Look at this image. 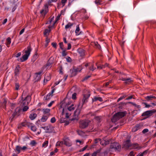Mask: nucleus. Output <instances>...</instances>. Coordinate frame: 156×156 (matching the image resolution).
Here are the masks:
<instances>
[{
  "instance_id": "7ed1b4c3",
  "label": "nucleus",
  "mask_w": 156,
  "mask_h": 156,
  "mask_svg": "<svg viewBox=\"0 0 156 156\" xmlns=\"http://www.w3.org/2000/svg\"><path fill=\"white\" fill-rule=\"evenodd\" d=\"M82 68L80 67L76 68L73 67V69L70 70L71 73V76H75L78 72H80L82 70Z\"/></svg>"
},
{
  "instance_id": "aec40b11",
  "label": "nucleus",
  "mask_w": 156,
  "mask_h": 156,
  "mask_svg": "<svg viewBox=\"0 0 156 156\" xmlns=\"http://www.w3.org/2000/svg\"><path fill=\"white\" fill-rule=\"evenodd\" d=\"M51 78V77L49 74H46L44 80V83L45 82L46 83L47 81L49 80Z\"/></svg>"
},
{
  "instance_id": "9d476101",
  "label": "nucleus",
  "mask_w": 156,
  "mask_h": 156,
  "mask_svg": "<svg viewBox=\"0 0 156 156\" xmlns=\"http://www.w3.org/2000/svg\"><path fill=\"white\" fill-rule=\"evenodd\" d=\"M48 11V4H46L44 5V8L40 11V13L42 15H45Z\"/></svg>"
},
{
  "instance_id": "b1692460",
  "label": "nucleus",
  "mask_w": 156,
  "mask_h": 156,
  "mask_svg": "<svg viewBox=\"0 0 156 156\" xmlns=\"http://www.w3.org/2000/svg\"><path fill=\"white\" fill-rule=\"evenodd\" d=\"M92 101H100L101 102L103 101L101 97H94L92 99Z\"/></svg>"
},
{
  "instance_id": "864d4df0",
  "label": "nucleus",
  "mask_w": 156,
  "mask_h": 156,
  "mask_svg": "<svg viewBox=\"0 0 156 156\" xmlns=\"http://www.w3.org/2000/svg\"><path fill=\"white\" fill-rule=\"evenodd\" d=\"M20 87L19 84L18 83H16L15 84V89L16 90H19Z\"/></svg>"
},
{
  "instance_id": "4d7b16f0",
  "label": "nucleus",
  "mask_w": 156,
  "mask_h": 156,
  "mask_svg": "<svg viewBox=\"0 0 156 156\" xmlns=\"http://www.w3.org/2000/svg\"><path fill=\"white\" fill-rule=\"evenodd\" d=\"M95 119L98 122H101V118L100 117L97 116L95 118Z\"/></svg>"
},
{
  "instance_id": "1a4fd4ad",
  "label": "nucleus",
  "mask_w": 156,
  "mask_h": 156,
  "mask_svg": "<svg viewBox=\"0 0 156 156\" xmlns=\"http://www.w3.org/2000/svg\"><path fill=\"white\" fill-rule=\"evenodd\" d=\"M90 96V94L87 92L86 94H83V98L82 100L83 104L87 101V99Z\"/></svg>"
},
{
  "instance_id": "5701e85b",
  "label": "nucleus",
  "mask_w": 156,
  "mask_h": 156,
  "mask_svg": "<svg viewBox=\"0 0 156 156\" xmlns=\"http://www.w3.org/2000/svg\"><path fill=\"white\" fill-rule=\"evenodd\" d=\"M28 55H27L24 54V55H23L22 57L20 58V61L21 62H24L26 60H27L28 59Z\"/></svg>"
},
{
  "instance_id": "6e6d98bb",
  "label": "nucleus",
  "mask_w": 156,
  "mask_h": 156,
  "mask_svg": "<svg viewBox=\"0 0 156 156\" xmlns=\"http://www.w3.org/2000/svg\"><path fill=\"white\" fill-rule=\"evenodd\" d=\"M67 0H62L61 3L62 4V7L64 6L65 3L66 2Z\"/></svg>"
},
{
  "instance_id": "c9c22d12",
  "label": "nucleus",
  "mask_w": 156,
  "mask_h": 156,
  "mask_svg": "<svg viewBox=\"0 0 156 156\" xmlns=\"http://www.w3.org/2000/svg\"><path fill=\"white\" fill-rule=\"evenodd\" d=\"M73 25V23H71L70 22L68 23L66 25L65 28L66 29H68L69 28H71L72 26Z\"/></svg>"
},
{
  "instance_id": "37998d69",
  "label": "nucleus",
  "mask_w": 156,
  "mask_h": 156,
  "mask_svg": "<svg viewBox=\"0 0 156 156\" xmlns=\"http://www.w3.org/2000/svg\"><path fill=\"white\" fill-rule=\"evenodd\" d=\"M30 128L32 131L34 132L36 131L37 130V128L36 126L34 125H32Z\"/></svg>"
},
{
  "instance_id": "c03bdc74",
  "label": "nucleus",
  "mask_w": 156,
  "mask_h": 156,
  "mask_svg": "<svg viewBox=\"0 0 156 156\" xmlns=\"http://www.w3.org/2000/svg\"><path fill=\"white\" fill-rule=\"evenodd\" d=\"M126 97L127 95H124L123 96L121 97L118 99L117 102H119V101L125 98Z\"/></svg>"
},
{
  "instance_id": "473e14b6",
  "label": "nucleus",
  "mask_w": 156,
  "mask_h": 156,
  "mask_svg": "<svg viewBox=\"0 0 156 156\" xmlns=\"http://www.w3.org/2000/svg\"><path fill=\"white\" fill-rule=\"evenodd\" d=\"M21 150V147L19 146H17L16 147L15 151L17 152L18 154H19Z\"/></svg>"
},
{
  "instance_id": "a18cd8bd",
  "label": "nucleus",
  "mask_w": 156,
  "mask_h": 156,
  "mask_svg": "<svg viewBox=\"0 0 156 156\" xmlns=\"http://www.w3.org/2000/svg\"><path fill=\"white\" fill-rule=\"evenodd\" d=\"M37 144V143L35 140H32L30 143V144L32 146H35Z\"/></svg>"
},
{
  "instance_id": "052dcab7",
  "label": "nucleus",
  "mask_w": 156,
  "mask_h": 156,
  "mask_svg": "<svg viewBox=\"0 0 156 156\" xmlns=\"http://www.w3.org/2000/svg\"><path fill=\"white\" fill-rule=\"evenodd\" d=\"M76 94L75 93H74L72 96V98L73 99H76Z\"/></svg>"
},
{
  "instance_id": "a19ab883",
  "label": "nucleus",
  "mask_w": 156,
  "mask_h": 156,
  "mask_svg": "<svg viewBox=\"0 0 156 156\" xmlns=\"http://www.w3.org/2000/svg\"><path fill=\"white\" fill-rule=\"evenodd\" d=\"M48 144V141L47 140L45 141L44 143L42 144V147L45 148L47 147Z\"/></svg>"
},
{
  "instance_id": "6ab92c4d",
  "label": "nucleus",
  "mask_w": 156,
  "mask_h": 156,
  "mask_svg": "<svg viewBox=\"0 0 156 156\" xmlns=\"http://www.w3.org/2000/svg\"><path fill=\"white\" fill-rule=\"evenodd\" d=\"M116 114L119 119L124 117L126 115L125 113L124 112H119L116 113Z\"/></svg>"
},
{
  "instance_id": "393cba45",
  "label": "nucleus",
  "mask_w": 156,
  "mask_h": 156,
  "mask_svg": "<svg viewBox=\"0 0 156 156\" xmlns=\"http://www.w3.org/2000/svg\"><path fill=\"white\" fill-rule=\"evenodd\" d=\"M119 119L115 114L112 119L111 120L112 122H115Z\"/></svg>"
},
{
  "instance_id": "8fccbe9b",
  "label": "nucleus",
  "mask_w": 156,
  "mask_h": 156,
  "mask_svg": "<svg viewBox=\"0 0 156 156\" xmlns=\"http://www.w3.org/2000/svg\"><path fill=\"white\" fill-rule=\"evenodd\" d=\"M26 126H27L28 127H30L33 124L32 123H30L29 122H26Z\"/></svg>"
},
{
  "instance_id": "338daca9",
  "label": "nucleus",
  "mask_w": 156,
  "mask_h": 156,
  "mask_svg": "<svg viewBox=\"0 0 156 156\" xmlns=\"http://www.w3.org/2000/svg\"><path fill=\"white\" fill-rule=\"evenodd\" d=\"M55 102L54 101H52L48 105V107H51L52 105Z\"/></svg>"
},
{
  "instance_id": "680f3d73",
  "label": "nucleus",
  "mask_w": 156,
  "mask_h": 156,
  "mask_svg": "<svg viewBox=\"0 0 156 156\" xmlns=\"http://www.w3.org/2000/svg\"><path fill=\"white\" fill-rule=\"evenodd\" d=\"M95 69V68H94V65L93 64H92L90 67L89 68L90 70H91L92 71H93Z\"/></svg>"
},
{
  "instance_id": "ddd939ff",
  "label": "nucleus",
  "mask_w": 156,
  "mask_h": 156,
  "mask_svg": "<svg viewBox=\"0 0 156 156\" xmlns=\"http://www.w3.org/2000/svg\"><path fill=\"white\" fill-rule=\"evenodd\" d=\"M131 149L140 150L142 148V147L140 146L137 143H134L132 144Z\"/></svg>"
},
{
  "instance_id": "603ef678",
  "label": "nucleus",
  "mask_w": 156,
  "mask_h": 156,
  "mask_svg": "<svg viewBox=\"0 0 156 156\" xmlns=\"http://www.w3.org/2000/svg\"><path fill=\"white\" fill-rule=\"evenodd\" d=\"M58 0H49L48 2V5H51L52 2H56Z\"/></svg>"
},
{
  "instance_id": "09e8293b",
  "label": "nucleus",
  "mask_w": 156,
  "mask_h": 156,
  "mask_svg": "<svg viewBox=\"0 0 156 156\" xmlns=\"http://www.w3.org/2000/svg\"><path fill=\"white\" fill-rule=\"evenodd\" d=\"M16 116H17V114L16 113L14 112V113L13 114L11 117V120L12 121L13 119Z\"/></svg>"
},
{
  "instance_id": "4c0bfd02",
  "label": "nucleus",
  "mask_w": 156,
  "mask_h": 156,
  "mask_svg": "<svg viewBox=\"0 0 156 156\" xmlns=\"http://www.w3.org/2000/svg\"><path fill=\"white\" fill-rule=\"evenodd\" d=\"M59 16H58L57 17V19L55 22L53 21V23H52V26L49 25L48 27V28H52L54 26L55 23L57 21V20H58V19H59Z\"/></svg>"
},
{
  "instance_id": "c85d7f7f",
  "label": "nucleus",
  "mask_w": 156,
  "mask_h": 156,
  "mask_svg": "<svg viewBox=\"0 0 156 156\" xmlns=\"http://www.w3.org/2000/svg\"><path fill=\"white\" fill-rule=\"evenodd\" d=\"M110 141L108 140L107 141L105 140H101L100 142L101 144L103 146H106L109 143Z\"/></svg>"
},
{
  "instance_id": "0e129e2a",
  "label": "nucleus",
  "mask_w": 156,
  "mask_h": 156,
  "mask_svg": "<svg viewBox=\"0 0 156 156\" xmlns=\"http://www.w3.org/2000/svg\"><path fill=\"white\" fill-rule=\"evenodd\" d=\"M148 131H149V130L147 129H145L143 130V131H142V132L144 134V133L148 132Z\"/></svg>"
},
{
  "instance_id": "a211bd4d",
  "label": "nucleus",
  "mask_w": 156,
  "mask_h": 156,
  "mask_svg": "<svg viewBox=\"0 0 156 156\" xmlns=\"http://www.w3.org/2000/svg\"><path fill=\"white\" fill-rule=\"evenodd\" d=\"M20 67L19 65H17L15 69L14 74L15 76H17L19 73Z\"/></svg>"
},
{
  "instance_id": "4be33fe9",
  "label": "nucleus",
  "mask_w": 156,
  "mask_h": 156,
  "mask_svg": "<svg viewBox=\"0 0 156 156\" xmlns=\"http://www.w3.org/2000/svg\"><path fill=\"white\" fill-rule=\"evenodd\" d=\"M66 108V109H67V110L69 111V112H71V111H73L75 109V107L74 106V105L73 104H72L70 106H68Z\"/></svg>"
},
{
  "instance_id": "f257e3e1",
  "label": "nucleus",
  "mask_w": 156,
  "mask_h": 156,
  "mask_svg": "<svg viewBox=\"0 0 156 156\" xmlns=\"http://www.w3.org/2000/svg\"><path fill=\"white\" fill-rule=\"evenodd\" d=\"M31 100L30 96L26 95V92L23 91L21 96V99L20 101V105L22 106L27 105Z\"/></svg>"
},
{
  "instance_id": "0eeeda50",
  "label": "nucleus",
  "mask_w": 156,
  "mask_h": 156,
  "mask_svg": "<svg viewBox=\"0 0 156 156\" xmlns=\"http://www.w3.org/2000/svg\"><path fill=\"white\" fill-rule=\"evenodd\" d=\"M42 128L46 131V133H51L53 130L54 127L51 125H48L44 127H42Z\"/></svg>"
},
{
  "instance_id": "20e7f679",
  "label": "nucleus",
  "mask_w": 156,
  "mask_h": 156,
  "mask_svg": "<svg viewBox=\"0 0 156 156\" xmlns=\"http://www.w3.org/2000/svg\"><path fill=\"white\" fill-rule=\"evenodd\" d=\"M121 147V146L117 142L111 143L110 146V148L115 150H119Z\"/></svg>"
},
{
  "instance_id": "bb28decb",
  "label": "nucleus",
  "mask_w": 156,
  "mask_h": 156,
  "mask_svg": "<svg viewBox=\"0 0 156 156\" xmlns=\"http://www.w3.org/2000/svg\"><path fill=\"white\" fill-rule=\"evenodd\" d=\"M49 116L43 115L41 119V121L43 122H46Z\"/></svg>"
},
{
  "instance_id": "69168bd1",
  "label": "nucleus",
  "mask_w": 156,
  "mask_h": 156,
  "mask_svg": "<svg viewBox=\"0 0 156 156\" xmlns=\"http://www.w3.org/2000/svg\"><path fill=\"white\" fill-rule=\"evenodd\" d=\"M3 100H4V101H3V105H4L5 106L6 105L7 102V100L6 99L4 98L3 99Z\"/></svg>"
},
{
  "instance_id": "39448f33",
  "label": "nucleus",
  "mask_w": 156,
  "mask_h": 156,
  "mask_svg": "<svg viewBox=\"0 0 156 156\" xmlns=\"http://www.w3.org/2000/svg\"><path fill=\"white\" fill-rule=\"evenodd\" d=\"M132 144L130 143V140H128L123 143V147L126 149H131Z\"/></svg>"
},
{
  "instance_id": "7c9ffc66",
  "label": "nucleus",
  "mask_w": 156,
  "mask_h": 156,
  "mask_svg": "<svg viewBox=\"0 0 156 156\" xmlns=\"http://www.w3.org/2000/svg\"><path fill=\"white\" fill-rule=\"evenodd\" d=\"M11 43V39L10 37L7 38L6 40V45L8 47H9V45Z\"/></svg>"
},
{
  "instance_id": "dca6fc26",
  "label": "nucleus",
  "mask_w": 156,
  "mask_h": 156,
  "mask_svg": "<svg viewBox=\"0 0 156 156\" xmlns=\"http://www.w3.org/2000/svg\"><path fill=\"white\" fill-rule=\"evenodd\" d=\"M81 109L79 108H77L75 111L74 113V116L76 119L78 118V116L80 114Z\"/></svg>"
},
{
  "instance_id": "412c9836",
  "label": "nucleus",
  "mask_w": 156,
  "mask_h": 156,
  "mask_svg": "<svg viewBox=\"0 0 156 156\" xmlns=\"http://www.w3.org/2000/svg\"><path fill=\"white\" fill-rule=\"evenodd\" d=\"M77 52L80 56H83L85 55L84 51L81 48H79L77 50Z\"/></svg>"
},
{
  "instance_id": "423d86ee",
  "label": "nucleus",
  "mask_w": 156,
  "mask_h": 156,
  "mask_svg": "<svg viewBox=\"0 0 156 156\" xmlns=\"http://www.w3.org/2000/svg\"><path fill=\"white\" fill-rule=\"evenodd\" d=\"M43 70H41L38 72L34 74V80L35 81H38L40 80L41 78V74L43 73Z\"/></svg>"
},
{
  "instance_id": "6e6552de",
  "label": "nucleus",
  "mask_w": 156,
  "mask_h": 156,
  "mask_svg": "<svg viewBox=\"0 0 156 156\" xmlns=\"http://www.w3.org/2000/svg\"><path fill=\"white\" fill-rule=\"evenodd\" d=\"M153 113L152 110H149L146 111L143 113L141 116H145V118H147L152 115Z\"/></svg>"
},
{
  "instance_id": "3c124183",
  "label": "nucleus",
  "mask_w": 156,
  "mask_h": 156,
  "mask_svg": "<svg viewBox=\"0 0 156 156\" xmlns=\"http://www.w3.org/2000/svg\"><path fill=\"white\" fill-rule=\"evenodd\" d=\"M94 46H96L97 48L100 49H101L100 45L98 44L97 42L94 43Z\"/></svg>"
},
{
  "instance_id": "49530a36",
  "label": "nucleus",
  "mask_w": 156,
  "mask_h": 156,
  "mask_svg": "<svg viewBox=\"0 0 156 156\" xmlns=\"http://www.w3.org/2000/svg\"><path fill=\"white\" fill-rule=\"evenodd\" d=\"M24 107L23 108L22 111L23 112H25L27 111L29 109V107L27 105L23 106Z\"/></svg>"
},
{
  "instance_id": "e2e57ef3",
  "label": "nucleus",
  "mask_w": 156,
  "mask_h": 156,
  "mask_svg": "<svg viewBox=\"0 0 156 156\" xmlns=\"http://www.w3.org/2000/svg\"><path fill=\"white\" fill-rule=\"evenodd\" d=\"M67 55V53L66 52V51L65 50H63L62 53V55L63 56H65Z\"/></svg>"
},
{
  "instance_id": "5fc2aeb1",
  "label": "nucleus",
  "mask_w": 156,
  "mask_h": 156,
  "mask_svg": "<svg viewBox=\"0 0 156 156\" xmlns=\"http://www.w3.org/2000/svg\"><path fill=\"white\" fill-rule=\"evenodd\" d=\"M59 46L60 48L62 50H64V45L62 42H60L59 43Z\"/></svg>"
},
{
  "instance_id": "f3484780",
  "label": "nucleus",
  "mask_w": 156,
  "mask_h": 156,
  "mask_svg": "<svg viewBox=\"0 0 156 156\" xmlns=\"http://www.w3.org/2000/svg\"><path fill=\"white\" fill-rule=\"evenodd\" d=\"M122 81H125V83L126 84H128L132 82V80L130 78H124L122 77L121 79Z\"/></svg>"
},
{
  "instance_id": "2eb2a0df",
  "label": "nucleus",
  "mask_w": 156,
  "mask_h": 156,
  "mask_svg": "<svg viewBox=\"0 0 156 156\" xmlns=\"http://www.w3.org/2000/svg\"><path fill=\"white\" fill-rule=\"evenodd\" d=\"M63 142V144L67 146H70L72 144L69 139L68 138L65 139Z\"/></svg>"
},
{
  "instance_id": "4468645a",
  "label": "nucleus",
  "mask_w": 156,
  "mask_h": 156,
  "mask_svg": "<svg viewBox=\"0 0 156 156\" xmlns=\"http://www.w3.org/2000/svg\"><path fill=\"white\" fill-rule=\"evenodd\" d=\"M141 127V126L140 124L136 125L134 127H133L132 129V131L135 132L140 129Z\"/></svg>"
},
{
  "instance_id": "a878e982",
  "label": "nucleus",
  "mask_w": 156,
  "mask_h": 156,
  "mask_svg": "<svg viewBox=\"0 0 156 156\" xmlns=\"http://www.w3.org/2000/svg\"><path fill=\"white\" fill-rule=\"evenodd\" d=\"M145 98L147 101L152 100L153 99H156V97L152 95L148 96Z\"/></svg>"
},
{
  "instance_id": "13d9d810",
  "label": "nucleus",
  "mask_w": 156,
  "mask_h": 156,
  "mask_svg": "<svg viewBox=\"0 0 156 156\" xmlns=\"http://www.w3.org/2000/svg\"><path fill=\"white\" fill-rule=\"evenodd\" d=\"M56 121V119L55 117H52L51 118L50 122L52 123H54Z\"/></svg>"
},
{
  "instance_id": "72a5a7b5",
  "label": "nucleus",
  "mask_w": 156,
  "mask_h": 156,
  "mask_svg": "<svg viewBox=\"0 0 156 156\" xmlns=\"http://www.w3.org/2000/svg\"><path fill=\"white\" fill-rule=\"evenodd\" d=\"M52 96L50 94L48 93L46 97H44V98L45 100L48 101L49 100Z\"/></svg>"
},
{
  "instance_id": "774afa93",
  "label": "nucleus",
  "mask_w": 156,
  "mask_h": 156,
  "mask_svg": "<svg viewBox=\"0 0 156 156\" xmlns=\"http://www.w3.org/2000/svg\"><path fill=\"white\" fill-rule=\"evenodd\" d=\"M51 45L54 48H56L57 44L56 43L53 42L51 43Z\"/></svg>"
},
{
  "instance_id": "2f4dec72",
  "label": "nucleus",
  "mask_w": 156,
  "mask_h": 156,
  "mask_svg": "<svg viewBox=\"0 0 156 156\" xmlns=\"http://www.w3.org/2000/svg\"><path fill=\"white\" fill-rule=\"evenodd\" d=\"M37 115L36 113H31L29 115V118L31 120L34 119L37 117Z\"/></svg>"
},
{
  "instance_id": "f03ea898",
  "label": "nucleus",
  "mask_w": 156,
  "mask_h": 156,
  "mask_svg": "<svg viewBox=\"0 0 156 156\" xmlns=\"http://www.w3.org/2000/svg\"><path fill=\"white\" fill-rule=\"evenodd\" d=\"M90 121L89 120L85 119L80 121L79 122L80 127L82 129H84L87 127Z\"/></svg>"
},
{
  "instance_id": "bf43d9fd",
  "label": "nucleus",
  "mask_w": 156,
  "mask_h": 156,
  "mask_svg": "<svg viewBox=\"0 0 156 156\" xmlns=\"http://www.w3.org/2000/svg\"><path fill=\"white\" fill-rule=\"evenodd\" d=\"M101 139L100 138L96 139L94 140V143L95 144L98 143L99 142H101Z\"/></svg>"
},
{
  "instance_id": "58836bf2",
  "label": "nucleus",
  "mask_w": 156,
  "mask_h": 156,
  "mask_svg": "<svg viewBox=\"0 0 156 156\" xmlns=\"http://www.w3.org/2000/svg\"><path fill=\"white\" fill-rule=\"evenodd\" d=\"M63 144V142L62 141H58L56 144V146H61Z\"/></svg>"
},
{
  "instance_id": "de8ad7c7",
  "label": "nucleus",
  "mask_w": 156,
  "mask_h": 156,
  "mask_svg": "<svg viewBox=\"0 0 156 156\" xmlns=\"http://www.w3.org/2000/svg\"><path fill=\"white\" fill-rule=\"evenodd\" d=\"M51 63L50 62V60H48L47 63L45 65V66L46 67L48 68V67L51 66Z\"/></svg>"
},
{
  "instance_id": "cd10ccee",
  "label": "nucleus",
  "mask_w": 156,
  "mask_h": 156,
  "mask_svg": "<svg viewBox=\"0 0 156 156\" xmlns=\"http://www.w3.org/2000/svg\"><path fill=\"white\" fill-rule=\"evenodd\" d=\"M21 110V109L19 107L16 109L15 112L17 114V116H19L20 114Z\"/></svg>"
},
{
  "instance_id": "f704fd0d",
  "label": "nucleus",
  "mask_w": 156,
  "mask_h": 156,
  "mask_svg": "<svg viewBox=\"0 0 156 156\" xmlns=\"http://www.w3.org/2000/svg\"><path fill=\"white\" fill-rule=\"evenodd\" d=\"M101 149H99L97 151H96L94 152L92 154V156H96L98 154H99L101 151Z\"/></svg>"
},
{
  "instance_id": "e433bc0d",
  "label": "nucleus",
  "mask_w": 156,
  "mask_h": 156,
  "mask_svg": "<svg viewBox=\"0 0 156 156\" xmlns=\"http://www.w3.org/2000/svg\"><path fill=\"white\" fill-rule=\"evenodd\" d=\"M50 29V28H49ZM51 30L50 29L48 30L46 29L44 30V35H45L47 36L48 34L50 32Z\"/></svg>"
},
{
  "instance_id": "ea45409f",
  "label": "nucleus",
  "mask_w": 156,
  "mask_h": 156,
  "mask_svg": "<svg viewBox=\"0 0 156 156\" xmlns=\"http://www.w3.org/2000/svg\"><path fill=\"white\" fill-rule=\"evenodd\" d=\"M80 30V29L79 27V25H77L76 26V28L75 30V33L76 34L78 35L80 34L79 33V32Z\"/></svg>"
},
{
  "instance_id": "f8f14e48",
  "label": "nucleus",
  "mask_w": 156,
  "mask_h": 156,
  "mask_svg": "<svg viewBox=\"0 0 156 156\" xmlns=\"http://www.w3.org/2000/svg\"><path fill=\"white\" fill-rule=\"evenodd\" d=\"M51 110L49 108H43L42 109V112L43 115L50 116V112Z\"/></svg>"
},
{
  "instance_id": "9b49d317",
  "label": "nucleus",
  "mask_w": 156,
  "mask_h": 156,
  "mask_svg": "<svg viewBox=\"0 0 156 156\" xmlns=\"http://www.w3.org/2000/svg\"><path fill=\"white\" fill-rule=\"evenodd\" d=\"M64 114H66V118L68 119L69 118V116L70 115L71 113L70 112L67 111V109L65 108L63 109L62 111V115H63Z\"/></svg>"
},
{
  "instance_id": "79ce46f5",
  "label": "nucleus",
  "mask_w": 156,
  "mask_h": 156,
  "mask_svg": "<svg viewBox=\"0 0 156 156\" xmlns=\"http://www.w3.org/2000/svg\"><path fill=\"white\" fill-rule=\"evenodd\" d=\"M54 18L53 17L51 18L50 19L48 22L47 23L50 24H51L50 25L52 26V23L53 22H52V21L54 20Z\"/></svg>"
},
{
  "instance_id": "c756f323",
  "label": "nucleus",
  "mask_w": 156,
  "mask_h": 156,
  "mask_svg": "<svg viewBox=\"0 0 156 156\" xmlns=\"http://www.w3.org/2000/svg\"><path fill=\"white\" fill-rule=\"evenodd\" d=\"M27 50L25 51V55L29 56L31 51V48L30 46H29L27 47Z\"/></svg>"
}]
</instances>
